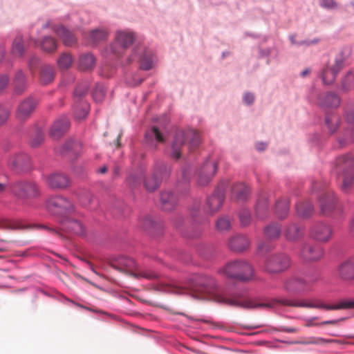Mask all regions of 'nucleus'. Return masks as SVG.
I'll return each instance as SVG.
<instances>
[{"label":"nucleus","mask_w":354,"mask_h":354,"mask_svg":"<svg viewBox=\"0 0 354 354\" xmlns=\"http://www.w3.org/2000/svg\"><path fill=\"white\" fill-rule=\"evenodd\" d=\"M212 300L231 306L243 308H272L277 305L294 307L324 308L326 310H339L354 308V301H342L337 305H324L317 299L295 301L288 299H274L270 301L261 303L256 299L243 298L237 295H229L216 288L215 280L212 278Z\"/></svg>","instance_id":"1"},{"label":"nucleus","mask_w":354,"mask_h":354,"mask_svg":"<svg viewBox=\"0 0 354 354\" xmlns=\"http://www.w3.org/2000/svg\"><path fill=\"white\" fill-rule=\"evenodd\" d=\"M334 172L342 191L348 192L354 182V157L350 154L339 156L335 162Z\"/></svg>","instance_id":"2"},{"label":"nucleus","mask_w":354,"mask_h":354,"mask_svg":"<svg viewBox=\"0 0 354 354\" xmlns=\"http://www.w3.org/2000/svg\"><path fill=\"white\" fill-rule=\"evenodd\" d=\"M187 143L189 149H196L201 143V136L195 130L178 131L169 151V156L175 160L181 157L182 147Z\"/></svg>","instance_id":"3"},{"label":"nucleus","mask_w":354,"mask_h":354,"mask_svg":"<svg viewBox=\"0 0 354 354\" xmlns=\"http://www.w3.org/2000/svg\"><path fill=\"white\" fill-rule=\"evenodd\" d=\"M221 272L228 278L248 281L254 277V268L247 261L236 259L227 263Z\"/></svg>","instance_id":"4"},{"label":"nucleus","mask_w":354,"mask_h":354,"mask_svg":"<svg viewBox=\"0 0 354 354\" xmlns=\"http://www.w3.org/2000/svg\"><path fill=\"white\" fill-rule=\"evenodd\" d=\"M113 268L120 272L133 275L136 278H145L152 279L157 277V274L148 270H140L136 261L128 257H120L117 263L112 265Z\"/></svg>","instance_id":"5"},{"label":"nucleus","mask_w":354,"mask_h":354,"mask_svg":"<svg viewBox=\"0 0 354 354\" xmlns=\"http://www.w3.org/2000/svg\"><path fill=\"white\" fill-rule=\"evenodd\" d=\"M317 276L306 277H291L284 283V290L290 294H299L306 291L317 281Z\"/></svg>","instance_id":"6"},{"label":"nucleus","mask_w":354,"mask_h":354,"mask_svg":"<svg viewBox=\"0 0 354 354\" xmlns=\"http://www.w3.org/2000/svg\"><path fill=\"white\" fill-rule=\"evenodd\" d=\"M11 189L12 193L21 199L33 198L39 194L37 185L32 181H17L12 185Z\"/></svg>","instance_id":"7"},{"label":"nucleus","mask_w":354,"mask_h":354,"mask_svg":"<svg viewBox=\"0 0 354 354\" xmlns=\"http://www.w3.org/2000/svg\"><path fill=\"white\" fill-rule=\"evenodd\" d=\"M46 207L52 214L59 215H64L74 210L72 202L62 196L49 198L46 203Z\"/></svg>","instance_id":"8"},{"label":"nucleus","mask_w":354,"mask_h":354,"mask_svg":"<svg viewBox=\"0 0 354 354\" xmlns=\"http://www.w3.org/2000/svg\"><path fill=\"white\" fill-rule=\"evenodd\" d=\"M290 264V259L287 255L277 254L268 257L265 263V269L269 273H280L287 270Z\"/></svg>","instance_id":"9"},{"label":"nucleus","mask_w":354,"mask_h":354,"mask_svg":"<svg viewBox=\"0 0 354 354\" xmlns=\"http://www.w3.org/2000/svg\"><path fill=\"white\" fill-rule=\"evenodd\" d=\"M134 34L129 30H118L115 33V41L111 46V51L116 55L123 53L124 49L131 45L134 41Z\"/></svg>","instance_id":"10"},{"label":"nucleus","mask_w":354,"mask_h":354,"mask_svg":"<svg viewBox=\"0 0 354 354\" xmlns=\"http://www.w3.org/2000/svg\"><path fill=\"white\" fill-rule=\"evenodd\" d=\"M138 59L140 64V68L142 70H150L153 67L154 58L152 52L146 49L142 46H136L131 57L129 58V63Z\"/></svg>","instance_id":"11"},{"label":"nucleus","mask_w":354,"mask_h":354,"mask_svg":"<svg viewBox=\"0 0 354 354\" xmlns=\"http://www.w3.org/2000/svg\"><path fill=\"white\" fill-rule=\"evenodd\" d=\"M217 169V162L208 158L200 167L198 171V184L203 186L208 184L214 176Z\"/></svg>","instance_id":"12"},{"label":"nucleus","mask_w":354,"mask_h":354,"mask_svg":"<svg viewBox=\"0 0 354 354\" xmlns=\"http://www.w3.org/2000/svg\"><path fill=\"white\" fill-rule=\"evenodd\" d=\"M167 171V165L163 162H158L156 164L153 172L145 179L144 185L148 192L155 191L159 186L160 178L165 172Z\"/></svg>","instance_id":"13"},{"label":"nucleus","mask_w":354,"mask_h":354,"mask_svg":"<svg viewBox=\"0 0 354 354\" xmlns=\"http://www.w3.org/2000/svg\"><path fill=\"white\" fill-rule=\"evenodd\" d=\"M333 234L332 227L324 223H317L313 225L310 229V236L319 242H327Z\"/></svg>","instance_id":"14"},{"label":"nucleus","mask_w":354,"mask_h":354,"mask_svg":"<svg viewBox=\"0 0 354 354\" xmlns=\"http://www.w3.org/2000/svg\"><path fill=\"white\" fill-rule=\"evenodd\" d=\"M47 185L54 189L68 187L71 184L69 178L62 173H53L46 177Z\"/></svg>","instance_id":"15"},{"label":"nucleus","mask_w":354,"mask_h":354,"mask_svg":"<svg viewBox=\"0 0 354 354\" xmlns=\"http://www.w3.org/2000/svg\"><path fill=\"white\" fill-rule=\"evenodd\" d=\"M322 193L319 198L320 209L322 214H326L333 211L336 200L331 190L322 188Z\"/></svg>","instance_id":"16"},{"label":"nucleus","mask_w":354,"mask_h":354,"mask_svg":"<svg viewBox=\"0 0 354 354\" xmlns=\"http://www.w3.org/2000/svg\"><path fill=\"white\" fill-rule=\"evenodd\" d=\"M223 201L224 195L221 191L216 190L207 198L205 204L206 212L210 214L217 212L221 207Z\"/></svg>","instance_id":"17"},{"label":"nucleus","mask_w":354,"mask_h":354,"mask_svg":"<svg viewBox=\"0 0 354 354\" xmlns=\"http://www.w3.org/2000/svg\"><path fill=\"white\" fill-rule=\"evenodd\" d=\"M37 102L32 97H28L22 101L18 106L16 116L19 120H25L30 117L34 111Z\"/></svg>","instance_id":"18"},{"label":"nucleus","mask_w":354,"mask_h":354,"mask_svg":"<svg viewBox=\"0 0 354 354\" xmlns=\"http://www.w3.org/2000/svg\"><path fill=\"white\" fill-rule=\"evenodd\" d=\"M9 167L15 169H28L30 166V158L23 153H14L8 159Z\"/></svg>","instance_id":"19"},{"label":"nucleus","mask_w":354,"mask_h":354,"mask_svg":"<svg viewBox=\"0 0 354 354\" xmlns=\"http://www.w3.org/2000/svg\"><path fill=\"white\" fill-rule=\"evenodd\" d=\"M324 255L322 248L318 245H312L306 244L303 246L301 251V257L306 261H317L321 259Z\"/></svg>","instance_id":"20"},{"label":"nucleus","mask_w":354,"mask_h":354,"mask_svg":"<svg viewBox=\"0 0 354 354\" xmlns=\"http://www.w3.org/2000/svg\"><path fill=\"white\" fill-rule=\"evenodd\" d=\"M250 245L248 238L244 235L237 234L232 236L228 242L229 248L235 252H243Z\"/></svg>","instance_id":"21"},{"label":"nucleus","mask_w":354,"mask_h":354,"mask_svg":"<svg viewBox=\"0 0 354 354\" xmlns=\"http://www.w3.org/2000/svg\"><path fill=\"white\" fill-rule=\"evenodd\" d=\"M160 201L165 211H171L176 207L178 197L171 191H165L160 194Z\"/></svg>","instance_id":"22"},{"label":"nucleus","mask_w":354,"mask_h":354,"mask_svg":"<svg viewBox=\"0 0 354 354\" xmlns=\"http://www.w3.org/2000/svg\"><path fill=\"white\" fill-rule=\"evenodd\" d=\"M70 122L66 117H61L53 124L50 133L55 138H59L69 128Z\"/></svg>","instance_id":"23"},{"label":"nucleus","mask_w":354,"mask_h":354,"mask_svg":"<svg viewBox=\"0 0 354 354\" xmlns=\"http://www.w3.org/2000/svg\"><path fill=\"white\" fill-rule=\"evenodd\" d=\"M283 234L288 241H295L302 237L304 227L299 224L290 223L285 227Z\"/></svg>","instance_id":"24"},{"label":"nucleus","mask_w":354,"mask_h":354,"mask_svg":"<svg viewBox=\"0 0 354 354\" xmlns=\"http://www.w3.org/2000/svg\"><path fill=\"white\" fill-rule=\"evenodd\" d=\"M338 274L343 280L354 279V259H351L343 262L338 268Z\"/></svg>","instance_id":"25"},{"label":"nucleus","mask_w":354,"mask_h":354,"mask_svg":"<svg viewBox=\"0 0 354 354\" xmlns=\"http://www.w3.org/2000/svg\"><path fill=\"white\" fill-rule=\"evenodd\" d=\"M319 104L322 106L337 107L340 104V99L336 94L329 93L320 96Z\"/></svg>","instance_id":"26"},{"label":"nucleus","mask_w":354,"mask_h":354,"mask_svg":"<svg viewBox=\"0 0 354 354\" xmlns=\"http://www.w3.org/2000/svg\"><path fill=\"white\" fill-rule=\"evenodd\" d=\"M56 34L66 46H72L75 43V36L63 26H59L55 30Z\"/></svg>","instance_id":"27"},{"label":"nucleus","mask_w":354,"mask_h":354,"mask_svg":"<svg viewBox=\"0 0 354 354\" xmlns=\"http://www.w3.org/2000/svg\"><path fill=\"white\" fill-rule=\"evenodd\" d=\"M233 196L239 201H244L249 196V188L243 183L234 185L232 188Z\"/></svg>","instance_id":"28"},{"label":"nucleus","mask_w":354,"mask_h":354,"mask_svg":"<svg viewBox=\"0 0 354 354\" xmlns=\"http://www.w3.org/2000/svg\"><path fill=\"white\" fill-rule=\"evenodd\" d=\"M289 201L283 198L277 202L275 205V214L280 219H284L288 214Z\"/></svg>","instance_id":"29"},{"label":"nucleus","mask_w":354,"mask_h":354,"mask_svg":"<svg viewBox=\"0 0 354 354\" xmlns=\"http://www.w3.org/2000/svg\"><path fill=\"white\" fill-rule=\"evenodd\" d=\"M95 64V59L91 54H84L80 57L79 65L81 70H90L94 67Z\"/></svg>","instance_id":"30"},{"label":"nucleus","mask_w":354,"mask_h":354,"mask_svg":"<svg viewBox=\"0 0 354 354\" xmlns=\"http://www.w3.org/2000/svg\"><path fill=\"white\" fill-rule=\"evenodd\" d=\"M297 214L303 218L310 216L313 212V207L310 202H300L296 205Z\"/></svg>","instance_id":"31"},{"label":"nucleus","mask_w":354,"mask_h":354,"mask_svg":"<svg viewBox=\"0 0 354 354\" xmlns=\"http://www.w3.org/2000/svg\"><path fill=\"white\" fill-rule=\"evenodd\" d=\"M108 33L106 31L101 29L92 30L88 36V42L92 44H96L106 39Z\"/></svg>","instance_id":"32"},{"label":"nucleus","mask_w":354,"mask_h":354,"mask_svg":"<svg viewBox=\"0 0 354 354\" xmlns=\"http://www.w3.org/2000/svg\"><path fill=\"white\" fill-rule=\"evenodd\" d=\"M264 234L270 239H275L279 237L281 226L277 223H273L265 227Z\"/></svg>","instance_id":"33"},{"label":"nucleus","mask_w":354,"mask_h":354,"mask_svg":"<svg viewBox=\"0 0 354 354\" xmlns=\"http://www.w3.org/2000/svg\"><path fill=\"white\" fill-rule=\"evenodd\" d=\"M338 73L339 72L335 71V68H333L330 66L324 68L322 74L323 82L325 84H330L333 83Z\"/></svg>","instance_id":"34"},{"label":"nucleus","mask_w":354,"mask_h":354,"mask_svg":"<svg viewBox=\"0 0 354 354\" xmlns=\"http://www.w3.org/2000/svg\"><path fill=\"white\" fill-rule=\"evenodd\" d=\"M145 170L140 169L137 171L131 174L127 178V182L131 187H136L140 184L141 180L145 178Z\"/></svg>","instance_id":"35"},{"label":"nucleus","mask_w":354,"mask_h":354,"mask_svg":"<svg viewBox=\"0 0 354 354\" xmlns=\"http://www.w3.org/2000/svg\"><path fill=\"white\" fill-rule=\"evenodd\" d=\"M54 69L48 66H44L41 71L40 78L42 84H48L54 79Z\"/></svg>","instance_id":"36"},{"label":"nucleus","mask_w":354,"mask_h":354,"mask_svg":"<svg viewBox=\"0 0 354 354\" xmlns=\"http://www.w3.org/2000/svg\"><path fill=\"white\" fill-rule=\"evenodd\" d=\"M15 92L17 94H21L25 89V77L21 71L16 73L15 77Z\"/></svg>","instance_id":"37"},{"label":"nucleus","mask_w":354,"mask_h":354,"mask_svg":"<svg viewBox=\"0 0 354 354\" xmlns=\"http://www.w3.org/2000/svg\"><path fill=\"white\" fill-rule=\"evenodd\" d=\"M24 51V46L21 37H17L12 44V53L16 56H21Z\"/></svg>","instance_id":"38"},{"label":"nucleus","mask_w":354,"mask_h":354,"mask_svg":"<svg viewBox=\"0 0 354 354\" xmlns=\"http://www.w3.org/2000/svg\"><path fill=\"white\" fill-rule=\"evenodd\" d=\"M41 48L46 52H53L57 48V43L53 38L46 37L41 43Z\"/></svg>","instance_id":"39"},{"label":"nucleus","mask_w":354,"mask_h":354,"mask_svg":"<svg viewBox=\"0 0 354 354\" xmlns=\"http://www.w3.org/2000/svg\"><path fill=\"white\" fill-rule=\"evenodd\" d=\"M72 63V57L66 53L62 54L57 60L58 66L61 69L68 68L71 66Z\"/></svg>","instance_id":"40"},{"label":"nucleus","mask_w":354,"mask_h":354,"mask_svg":"<svg viewBox=\"0 0 354 354\" xmlns=\"http://www.w3.org/2000/svg\"><path fill=\"white\" fill-rule=\"evenodd\" d=\"M68 227L77 234H83L84 229L83 225L77 220H70L68 221Z\"/></svg>","instance_id":"41"},{"label":"nucleus","mask_w":354,"mask_h":354,"mask_svg":"<svg viewBox=\"0 0 354 354\" xmlns=\"http://www.w3.org/2000/svg\"><path fill=\"white\" fill-rule=\"evenodd\" d=\"M339 119L337 115H328L326 117V124L329 131L333 133L335 131L338 126Z\"/></svg>","instance_id":"42"},{"label":"nucleus","mask_w":354,"mask_h":354,"mask_svg":"<svg viewBox=\"0 0 354 354\" xmlns=\"http://www.w3.org/2000/svg\"><path fill=\"white\" fill-rule=\"evenodd\" d=\"M354 82V72L350 71L346 73L342 81V88L348 91Z\"/></svg>","instance_id":"43"},{"label":"nucleus","mask_w":354,"mask_h":354,"mask_svg":"<svg viewBox=\"0 0 354 354\" xmlns=\"http://www.w3.org/2000/svg\"><path fill=\"white\" fill-rule=\"evenodd\" d=\"M346 59V56L343 53H340L336 56L334 65L331 67L335 68V71L337 72H339L344 67Z\"/></svg>","instance_id":"44"},{"label":"nucleus","mask_w":354,"mask_h":354,"mask_svg":"<svg viewBox=\"0 0 354 354\" xmlns=\"http://www.w3.org/2000/svg\"><path fill=\"white\" fill-rule=\"evenodd\" d=\"M231 227V221L229 218L222 216L216 222V227L220 231L228 230Z\"/></svg>","instance_id":"45"},{"label":"nucleus","mask_w":354,"mask_h":354,"mask_svg":"<svg viewBox=\"0 0 354 354\" xmlns=\"http://www.w3.org/2000/svg\"><path fill=\"white\" fill-rule=\"evenodd\" d=\"M105 95V88L102 85H97L93 93L95 101L100 102L103 100Z\"/></svg>","instance_id":"46"},{"label":"nucleus","mask_w":354,"mask_h":354,"mask_svg":"<svg viewBox=\"0 0 354 354\" xmlns=\"http://www.w3.org/2000/svg\"><path fill=\"white\" fill-rule=\"evenodd\" d=\"M240 222L243 226H247L250 223L251 216L250 213L247 209H243L239 214Z\"/></svg>","instance_id":"47"},{"label":"nucleus","mask_w":354,"mask_h":354,"mask_svg":"<svg viewBox=\"0 0 354 354\" xmlns=\"http://www.w3.org/2000/svg\"><path fill=\"white\" fill-rule=\"evenodd\" d=\"M93 196L89 192H84L82 194L79 196V200L81 204L84 206H87L91 204Z\"/></svg>","instance_id":"48"},{"label":"nucleus","mask_w":354,"mask_h":354,"mask_svg":"<svg viewBox=\"0 0 354 354\" xmlns=\"http://www.w3.org/2000/svg\"><path fill=\"white\" fill-rule=\"evenodd\" d=\"M333 339H326L322 337H310L307 342H304L305 344H324L326 343L333 342Z\"/></svg>","instance_id":"49"},{"label":"nucleus","mask_w":354,"mask_h":354,"mask_svg":"<svg viewBox=\"0 0 354 354\" xmlns=\"http://www.w3.org/2000/svg\"><path fill=\"white\" fill-rule=\"evenodd\" d=\"M321 7L326 9H335L337 8V3L335 0H319Z\"/></svg>","instance_id":"50"},{"label":"nucleus","mask_w":354,"mask_h":354,"mask_svg":"<svg viewBox=\"0 0 354 354\" xmlns=\"http://www.w3.org/2000/svg\"><path fill=\"white\" fill-rule=\"evenodd\" d=\"M82 106V107L81 111H78L77 110L75 111V116L78 119H84L88 114V105L86 103L84 102Z\"/></svg>","instance_id":"51"},{"label":"nucleus","mask_w":354,"mask_h":354,"mask_svg":"<svg viewBox=\"0 0 354 354\" xmlns=\"http://www.w3.org/2000/svg\"><path fill=\"white\" fill-rule=\"evenodd\" d=\"M266 209H267V205H266V203H263L261 201H259L257 203L256 212H257V216L260 218H263V216L261 215V213L263 212L264 211H266Z\"/></svg>","instance_id":"52"},{"label":"nucleus","mask_w":354,"mask_h":354,"mask_svg":"<svg viewBox=\"0 0 354 354\" xmlns=\"http://www.w3.org/2000/svg\"><path fill=\"white\" fill-rule=\"evenodd\" d=\"M9 116V111L0 106V125L3 124Z\"/></svg>","instance_id":"53"},{"label":"nucleus","mask_w":354,"mask_h":354,"mask_svg":"<svg viewBox=\"0 0 354 354\" xmlns=\"http://www.w3.org/2000/svg\"><path fill=\"white\" fill-rule=\"evenodd\" d=\"M8 227L14 230H23L30 228V226L25 225L21 222H12L9 224Z\"/></svg>","instance_id":"54"},{"label":"nucleus","mask_w":354,"mask_h":354,"mask_svg":"<svg viewBox=\"0 0 354 354\" xmlns=\"http://www.w3.org/2000/svg\"><path fill=\"white\" fill-rule=\"evenodd\" d=\"M44 141V136L41 133H38L35 138L32 140L31 145L32 147H38Z\"/></svg>","instance_id":"55"},{"label":"nucleus","mask_w":354,"mask_h":354,"mask_svg":"<svg viewBox=\"0 0 354 354\" xmlns=\"http://www.w3.org/2000/svg\"><path fill=\"white\" fill-rule=\"evenodd\" d=\"M88 91V87L86 85L84 86H78L75 90V95L78 97H81L84 95Z\"/></svg>","instance_id":"56"},{"label":"nucleus","mask_w":354,"mask_h":354,"mask_svg":"<svg viewBox=\"0 0 354 354\" xmlns=\"http://www.w3.org/2000/svg\"><path fill=\"white\" fill-rule=\"evenodd\" d=\"M77 146V143H75L73 141L71 140L67 142L63 147L62 153H65L68 151L73 150Z\"/></svg>","instance_id":"57"},{"label":"nucleus","mask_w":354,"mask_h":354,"mask_svg":"<svg viewBox=\"0 0 354 354\" xmlns=\"http://www.w3.org/2000/svg\"><path fill=\"white\" fill-rule=\"evenodd\" d=\"M151 131H152V132H151L152 134L155 136V138L158 142H164V138L158 128L153 127Z\"/></svg>","instance_id":"58"},{"label":"nucleus","mask_w":354,"mask_h":354,"mask_svg":"<svg viewBox=\"0 0 354 354\" xmlns=\"http://www.w3.org/2000/svg\"><path fill=\"white\" fill-rule=\"evenodd\" d=\"M9 82V78L7 75H2L0 77V91L4 89Z\"/></svg>","instance_id":"59"},{"label":"nucleus","mask_w":354,"mask_h":354,"mask_svg":"<svg viewBox=\"0 0 354 354\" xmlns=\"http://www.w3.org/2000/svg\"><path fill=\"white\" fill-rule=\"evenodd\" d=\"M346 122L353 129V127H354V111L347 113Z\"/></svg>","instance_id":"60"},{"label":"nucleus","mask_w":354,"mask_h":354,"mask_svg":"<svg viewBox=\"0 0 354 354\" xmlns=\"http://www.w3.org/2000/svg\"><path fill=\"white\" fill-rule=\"evenodd\" d=\"M254 100V95L251 93H245L243 97V101L247 104H251Z\"/></svg>","instance_id":"61"},{"label":"nucleus","mask_w":354,"mask_h":354,"mask_svg":"<svg viewBox=\"0 0 354 354\" xmlns=\"http://www.w3.org/2000/svg\"><path fill=\"white\" fill-rule=\"evenodd\" d=\"M84 261V262H85L88 266L89 267V268L94 272L96 274H97V272H96V270H95L94 268V266L89 261H87L86 259H82Z\"/></svg>","instance_id":"62"},{"label":"nucleus","mask_w":354,"mask_h":354,"mask_svg":"<svg viewBox=\"0 0 354 354\" xmlns=\"http://www.w3.org/2000/svg\"><path fill=\"white\" fill-rule=\"evenodd\" d=\"M266 145L264 143H257L256 148L258 151H263L266 149Z\"/></svg>","instance_id":"63"},{"label":"nucleus","mask_w":354,"mask_h":354,"mask_svg":"<svg viewBox=\"0 0 354 354\" xmlns=\"http://www.w3.org/2000/svg\"><path fill=\"white\" fill-rule=\"evenodd\" d=\"M282 330L284 332H286V333H295L297 331V330L294 328H287V327L283 328Z\"/></svg>","instance_id":"64"}]
</instances>
